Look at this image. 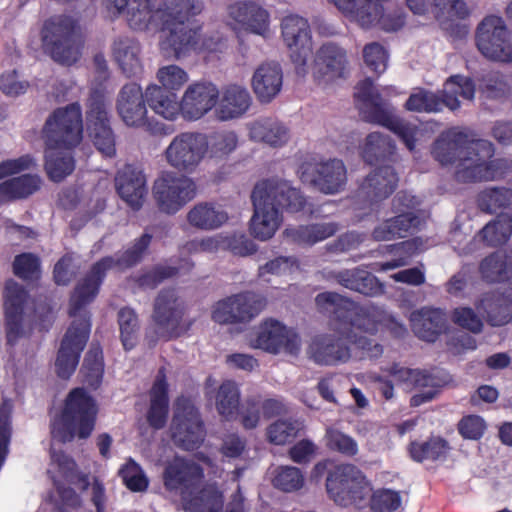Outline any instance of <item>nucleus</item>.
<instances>
[{
    "label": "nucleus",
    "mask_w": 512,
    "mask_h": 512,
    "mask_svg": "<svg viewBox=\"0 0 512 512\" xmlns=\"http://www.w3.org/2000/svg\"><path fill=\"white\" fill-rule=\"evenodd\" d=\"M150 241V235H142L122 257L116 261L110 257L99 261L78 282L70 299L69 313L73 320L62 340L55 362L56 372L59 377L63 379L69 378L78 365L80 353L87 342L90 332L89 317L82 309L92 302L98 294L105 270L113 265L119 269H125L137 263L150 244Z\"/></svg>",
    "instance_id": "f257e3e1"
},
{
    "label": "nucleus",
    "mask_w": 512,
    "mask_h": 512,
    "mask_svg": "<svg viewBox=\"0 0 512 512\" xmlns=\"http://www.w3.org/2000/svg\"><path fill=\"white\" fill-rule=\"evenodd\" d=\"M493 154V146L488 140H469L456 130L441 134L433 148L438 162L455 165V176L461 182L489 181L502 176L505 163L492 159Z\"/></svg>",
    "instance_id": "f03ea898"
},
{
    "label": "nucleus",
    "mask_w": 512,
    "mask_h": 512,
    "mask_svg": "<svg viewBox=\"0 0 512 512\" xmlns=\"http://www.w3.org/2000/svg\"><path fill=\"white\" fill-rule=\"evenodd\" d=\"M108 9L122 14L136 31H158L161 25L185 24L202 13V0H105Z\"/></svg>",
    "instance_id": "7ed1b4c3"
},
{
    "label": "nucleus",
    "mask_w": 512,
    "mask_h": 512,
    "mask_svg": "<svg viewBox=\"0 0 512 512\" xmlns=\"http://www.w3.org/2000/svg\"><path fill=\"white\" fill-rule=\"evenodd\" d=\"M252 200L254 214L251 219V233L262 241L270 239L278 230L282 221L280 207L297 212L305 206V199L300 191L280 179L259 182L253 190Z\"/></svg>",
    "instance_id": "20e7f679"
},
{
    "label": "nucleus",
    "mask_w": 512,
    "mask_h": 512,
    "mask_svg": "<svg viewBox=\"0 0 512 512\" xmlns=\"http://www.w3.org/2000/svg\"><path fill=\"white\" fill-rule=\"evenodd\" d=\"M355 99L365 121L383 126L413 151L417 142L424 137V129L395 114L394 108L384 102L381 93L369 78L361 81L355 88Z\"/></svg>",
    "instance_id": "39448f33"
},
{
    "label": "nucleus",
    "mask_w": 512,
    "mask_h": 512,
    "mask_svg": "<svg viewBox=\"0 0 512 512\" xmlns=\"http://www.w3.org/2000/svg\"><path fill=\"white\" fill-rule=\"evenodd\" d=\"M317 307L329 314H333L341 321V332L346 330L352 335L361 337L358 332L375 334L380 328L395 329L398 324L392 316L376 306H357L345 297L334 293L324 292L317 295Z\"/></svg>",
    "instance_id": "423d86ee"
},
{
    "label": "nucleus",
    "mask_w": 512,
    "mask_h": 512,
    "mask_svg": "<svg viewBox=\"0 0 512 512\" xmlns=\"http://www.w3.org/2000/svg\"><path fill=\"white\" fill-rule=\"evenodd\" d=\"M341 321L334 315L333 333L315 336L308 348V354L318 364L336 365L347 362L351 357L348 343L361 350V358H378L383 353L380 344L367 337H357L346 330L341 331Z\"/></svg>",
    "instance_id": "0eeeda50"
},
{
    "label": "nucleus",
    "mask_w": 512,
    "mask_h": 512,
    "mask_svg": "<svg viewBox=\"0 0 512 512\" xmlns=\"http://www.w3.org/2000/svg\"><path fill=\"white\" fill-rule=\"evenodd\" d=\"M96 414L94 400L81 388L72 390L61 416L52 423V437L60 442L87 438L94 429Z\"/></svg>",
    "instance_id": "6e6552de"
},
{
    "label": "nucleus",
    "mask_w": 512,
    "mask_h": 512,
    "mask_svg": "<svg viewBox=\"0 0 512 512\" xmlns=\"http://www.w3.org/2000/svg\"><path fill=\"white\" fill-rule=\"evenodd\" d=\"M42 43L54 61L64 65L76 63L83 47L78 21L69 15L51 17L43 26Z\"/></svg>",
    "instance_id": "1a4fd4ad"
},
{
    "label": "nucleus",
    "mask_w": 512,
    "mask_h": 512,
    "mask_svg": "<svg viewBox=\"0 0 512 512\" xmlns=\"http://www.w3.org/2000/svg\"><path fill=\"white\" fill-rule=\"evenodd\" d=\"M35 321L34 307L27 293L10 280L5 287V333L7 345L28 338Z\"/></svg>",
    "instance_id": "9d476101"
},
{
    "label": "nucleus",
    "mask_w": 512,
    "mask_h": 512,
    "mask_svg": "<svg viewBox=\"0 0 512 512\" xmlns=\"http://www.w3.org/2000/svg\"><path fill=\"white\" fill-rule=\"evenodd\" d=\"M82 111L78 103L56 109L46 120L44 137L46 145L71 150L82 140Z\"/></svg>",
    "instance_id": "9b49d317"
},
{
    "label": "nucleus",
    "mask_w": 512,
    "mask_h": 512,
    "mask_svg": "<svg viewBox=\"0 0 512 512\" xmlns=\"http://www.w3.org/2000/svg\"><path fill=\"white\" fill-rule=\"evenodd\" d=\"M206 134L182 132L173 137L163 157L178 172L194 173L206 158Z\"/></svg>",
    "instance_id": "f8f14e48"
},
{
    "label": "nucleus",
    "mask_w": 512,
    "mask_h": 512,
    "mask_svg": "<svg viewBox=\"0 0 512 512\" xmlns=\"http://www.w3.org/2000/svg\"><path fill=\"white\" fill-rule=\"evenodd\" d=\"M248 345L271 354L285 352L297 355L300 351L301 340L291 328L278 320L266 319L255 327L247 336Z\"/></svg>",
    "instance_id": "ddd939ff"
},
{
    "label": "nucleus",
    "mask_w": 512,
    "mask_h": 512,
    "mask_svg": "<svg viewBox=\"0 0 512 512\" xmlns=\"http://www.w3.org/2000/svg\"><path fill=\"white\" fill-rule=\"evenodd\" d=\"M476 45L488 60L512 62V34L501 17L488 16L482 20L476 32Z\"/></svg>",
    "instance_id": "4468645a"
},
{
    "label": "nucleus",
    "mask_w": 512,
    "mask_h": 512,
    "mask_svg": "<svg viewBox=\"0 0 512 512\" xmlns=\"http://www.w3.org/2000/svg\"><path fill=\"white\" fill-rule=\"evenodd\" d=\"M419 204L417 197L406 192L399 193L394 199V205L401 213L379 224L373 231V238L377 241H390L414 231L425 219L424 212L413 211Z\"/></svg>",
    "instance_id": "2eb2a0df"
},
{
    "label": "nucleus",
    "mask_w": 512,
    "mask_h": 512,
    "mask_svg": "<svg viewBox=\"0 0 512 512\" xmlns=\"http://www.w3.org/2000/svg\"><path fill=\"white\" fill-rule=\"evenodd\" d=\"M351 21L363 28L379 24L386 31H396L405 23L403 13L382 14L381 0H330Z\"/></svg>",
    "instance_id": "dca6fc26"
},
{
    "label": "nucleus",
    "mask_w": 512,
    "mask_h": 512,
    "mask_svg": "<svg viewBox=\"0 0 512 512\" xmlns=\"http://www.w3.org/2000/svg\"><path fill=\"white\" fill-rule=\"evenodd\" d=\"M108 106L102 92L95 91L90 96L86 110V129L98 151L106 157H112L116 148Z\"/></svg>",
    "instance_id": "f3484780"
},
{
    "label": "nucleus",
    "mask_w": 512,
    "mask_h": 512,
    "mask_svg": "<svg viewBox=\"0 0 512 512\" xmlns=\"http://www.w3.org/2000/svg\"><path fill=\"white\" fill-rule=\"evenodd\" d=\"M167 490L179 491L187 512H221L224 505L222 491L216 482H164Z\"/></svg>",
    "instance_id": "a211bd4d"
},
{
    "label": "nucleus",
    "mask_w": 512,
    "mask_h": 512,
    "mask_svg": "<svg viewBox=\"0 0 512 512\" xmlns=\"http://www.w3.org/2000/svg\"><path fill=\"white\" fill-rule=\"evenodd\" d=\"M153 194L160 210L173 214L195 197L196 185L191 178L167 172L154 182Z\"/></svg>",
    "instance_id": "6ab92c4d"
},
{
    "label": "nucleus",
    "mask_w": 512,
    "mask_h": 512,
    "mask_svg": "<svg viewBox=\"0 0 512 512\" xmlns=\"http://www.w3.org/2000/svg\"><path fill=\"white\" fill-rule=\"evenodd\" d=\"M171 431L174 443L185 450L197 449L204 441L202 420L190 400H177Z\"/></svg>",
    "instance_id": "aec40b11"
},
{
    "label": "nucleus",
    "mask_w": 512,
    "mask_h": 512,
    "mask_svg": "<svg viewBox=\"0 0 512 512\" xmlns=\"http://www.w3.org/2000/svg\"><path fill=\"white\" fill-rule=\"evenodd\" d=\"M298 174L300 179L313 184L319 191L325 194L341 192L347 182V171L344 163L338 159L325 162H304Z\"/></svg>",
    "instance_id": "412c9836"
},
{
    "label": "nucleus",
    "mask_w": 512,
    "mask_h": 512,
    "mask_svg": "<svg viewBox=\"0 0 512 512\" xmlns=\"http://www.w3.org/2000/svg\"><path fill=\"white\" fill-rule=\"evenodd\" d=\"M265 306V300L254 293L232 295L216 302L211 317L218 324H233L250 321Z\"/></svg>",
    "instance_id": "4be33fe9"
},
{
    "label": "nucleus",
    "mask_w": 512,
    "mask_h": 512,
    "mask_svg": "<svg viewBox=\"0 0 512 512\" xmlns=\"http://www.w3.org/2000/svg\"><path fill=\"white\" fill-rule=\"evenodd\" d=\"M227 23L234 31L266 36L270 13L257 1L238 0L227 6Z\"/></svg>",
    "instance_id": "5701e85b"
},
{
    "label": "nucleus",
    "mask_w": 512,
    "mask_h": 512,
    "mask_svg": "<svg viewBox=\"0 0 512 512\" xmlns=\"http://www.w3.org/2000/svg\"><path fill=\"white\" fill-rule=\"evenodd\" d=\"M219 98L218 87L209 81H194L190 83L181 96L182 117L185 120L196 121L214 112Z\"/></svg>",
    "instance_id": "b1692460"
},
{
    "label": "nucleus",
    "mask_w": 512,
    "mask_h": 512,
    "mask_svg": "<svg viewBox=\"0 0 512 512\" xmlns=\"http://www.w3.org/2000/svg\"><path fill=\"white\" fill-rule=\"evenodd\" d=\"M182 316L183 307L175 292L162 291L155 301L153 314L158 336L169 339L182 334L186 329Z\"/></svg>",
    "instance_id": "393cba45"
},
{
    "label": "nucleus",
    "mask_w": 512,
    "mask_h": 512,
    "mask_svg": "<svg viewBox=\"0 0 512 512\" xmlns=\"http://www.w3.org/2000/svg\"><path fill=\"white\" fill-rule=\"evenodd\" d=\"M282 37L290 51V57L299 69H302L312 50V37L308 21L298 15L283 18Z\"/></svg>",
    "instance_id": "a878e982"
},
{
    "label": "nucleus",
    "mask_w": 512,
    "mask_h": 512,
    "mask_svg": "<svg viewBox=\"0 0 512 512\" xmlns=\"http://www.w3.org/2000/svg\"><path fill=\"white\" fill-rule=\"evenodd\" d=\"M347 65L344 49L334 43L323 44L315 56L313 77L320 85H327L345 77Z\"/></svg>",
    "instance_id": "bb28decb"
},
{
    "label": "nucleus",
    "mask_w": 512,
    "mask_h": 512,
    "mask_svg": "<svg viewBox=\"0 0 512 512\" xmlns=\"http://www.w3.org/2000/svg\"><path fill=\"white\" fill-rule=\"evenodd\" d=\"M160 49L177 60L185 59L194 54L198 28H190L188 25L172 24L161 25Z\"/></svg>",
    "instance_id": "cd10ccee"
},
{
    "label": "nucleus",
    "mask_w": 512,
    "mask_h": 512,
    "mask_svg": "<svg viewBox=\"0 0 512 512\" xmlns=\"http://www.w3.org/2000/svg\"><path fill=\"white\" fill-rule=\"evenodd\" d=\"M145 92L136 83L124 85L116 99V111L125 125L142 127L147 122Z\"/></svg>",
    "instance_id": "c85d7f7f"
},
{
    "label": "nucleus",
    "mask_w": 512,
    "mask_h": 512,
    "mask_svg": "<svg viewBox=\"0 0 512 512\" xmlns=\"http://www.w3.org/2000/svg\"><path fill=\"white\" fill-rule=\"evenodd\" d=\"M397 182V175L390 166L375 169L361 183L357 192V201L364 206L382 201L392 194Z\"/></svg>",
    "instance_id": "c756f323"
},
{
    "label": "nucleus",
    "mask_w": 512,
    "mask_h": 512,
    "mask_svg": "<svg viewBox=\"0 0 512 512\" xmlns=\"http://www.w3.org/2000/svg\"><path fill=\"white\" fill-rule=\"evenodd\" d=\"M391 375L396 382L403 384L407 389L420 390L411 398V405L413 406L431 401L436 396L437 388L440 386L439 380L434 376L417 369L395 365L391 370Z\"/></svg>",
    "instance_id": "7c9ffc66"
},
{
    "label": "nucleus",
    "mask_w": 512,
    "mask_h": 512,
    "mask_svg": "<svg viewBox=\"0 0 512 512\" xmlns=\"http://www.w3.org/2000/svg\"><path fill=\"white\" fill-rule=\"evenodd\" d=\"M252 97L242 85L230 84L219 90L214 116L219 121H231L242 118L250 109Z\"/></svg>",
    "instance_id": "2f4dec72"
},
{
    "label": "nucleus",
    "mask_w": 512,
    "mask_h": 512,
    "mask_svg": "<svg viewBox=\"0 0 512 512\" xmlns=\"http://www.w3.org/2000/svg\"><path fill=\"white\" fill-rule=\"evenodd\" d=\"M116 190L120 198L132 209L142 207L147 195L146 178L143 172L132 165L120 169L115 178Z\"/></svg>",
    "instance_id": "473e14b6"
},
{
    "label": "nucleus",
    "mask_w": 512,
    "mask_h": 512,
    "mask_svg": "<svg viewBox=\"0 0 512 512\" xmlns=\"http://www.w3.org/2000/svg\"><path fill=\"white\" fill-rule=\"evenodd\" d=\"M283 72L276 61H264L256 66L251 77V87L260 102H270L281 91Z\"/></svg>",
    "instance_id": "72a5a7b5"
},
{
    "label": "nucleus",
    "mask_w": 512,
    "mask_h": 512,
    "mask_svg": "<svg viewBox=\"0 0 512 512\" xmlns=\"http://www.w3.org/2000/svg\"><path fill=\"white\" fill-rule=\"evenodd\" d=\"M477 309L485 315L486 321L494 327L504 326L512 321V285L502 291L483 295Z\"/></svg>",
    "instance_id": "f704fd0d"
},
{
    "label": "nucleus",
    "mask_w": 512,
    "mask_h": 512,
    "mask_svg": "<svg viewBox=\"0 0 512 512\" xmlns=\"http://www.w3.org/2000/svg\"><path fill=\"white\" fill-rule=\"evenodd\" d=\"M411 327L422 340L433 342L447 327V317L441 309L422 308L410 315Z\"/></svg>",
    "instance_id": "c9c22d12"
},
{
    "label": "nucleus",
    "mask_w": 512,
    "mask_h": 512,
    "mask_svg": "<svg viewBox=\"0 0 512 512\" xmlns=\"http://www.w3.org/2000/svg\"><path fill=\"white\" fill-rule=\"evenodd\" d=\"M329 498L337 505L363 508L372 490L370 482H325Z\"/></svg>",
    "instance_id": "e433bc0d"
},
{
    "label": "nucleus",
    "mask_w": 512,
    "mask_h": 512,
    "mask_svg": "<svg viewBox=\"0 0 512 512\" xmlns=\"http://www.w3.org/2000/svg\"><path fill=\"white\" fill-rule=\"evenodd\" d=\"M145 98L150 109L165 120L173 121L182 116L181 100L176 93L163 90L157 84H150L145 90Z\"/></svg>",
    "instance_id": "4c0bfd02"
},
{
    "label": "nucleus",
    "mask_w": 512,
    "mask_h": 512,
    "mask_svg": "<svg viewBox=\"0 0 512 512\" xmlns=\"http://www.w3.org/2000/svg\"><path fill=\"white\" fill-rule=\"evenodd\" d=\"M168 385L162 370L150 391V407L147 412V421L154 429H161L167 422L168 415Z\"/></svg>",
    "instance_id": "58836bf2"
},
{
    "label": "nucleus",
    "mask_w": 512,
    "mask_h": 512,
    "mask_svg": "<svg viewBox=\"0 0 512 512\" xmlns=\"http://www.w3.org/2000/svg\"><path fill=\"white\" fill-rule=\"evenodd\" d=\"M249 136L255 141L271 146H282L289 139L288 129L279 121L269 118L257 119L249 124Z\"/></svg>",
    "instance_id": "ea45409f"
},
{
    "label": "nucleus",
    "mask_w": 512,
    "mask_h": 512,
    "mask_svg": "<svg viewBox=\"0 0 512 512\" xmlns=\"http://www.w3.org/2000/svg\"><path fill=\"white\" fill-rule=\"evenodd\" d=\"M337 280L342 286L367 296H376L383 293V286L378 279L360 268L340 272Z\"/></svg>",
    "instance_id": "a19ab883"
},
{
    "label": "nucleus",
    "mask_w": 512,
    "mask_h": 512,
    "mask_svg": "<svg viewBox=\"0 0 512 512\" xmlns=\"http://www.w3.org/2000/svg\"><path fill=\"white\" fill-rule=\"evenodd\" d=\"M337 229L338 227L334 223H319L307 226L287 227L283 235L287 241L301 245H313L334 235Z\"/></svg>",
    "instance_id": "79ce46f5"
},
{
    "label": "nucleus",
    "mask_w": 512,
    "mask_h": 512,
    "mask_svg": "<svg viewBox=\"0 0 512 512\" xmlns=\"http://www.w3.org/2000/svg\"><path fill=\"white\" fill-rule=\"evenodd\" d=\"M228 220L227 213L210 203H199L187 214L188 223L199 230H214Z\"/></svg>",
    "instance_id": "37998d69"
},
{
    "label": "nucleus",
    "mask_w": 512,
    "mask_h": 512,
    "mask_svg": "<svg viewBox=\"0 0 512 512\" xmlns=\"http://www.w3.org/2000/svg\"><path fill=\"white\" fill-rule=\"evenodd\" d=\"M74 168L75 163L71 150L46 145L45 170L52 181H62L73 172Z\"/></svg>",
    "instance_id": "c03bdc74"
},
{
    "label": "nucleus",
    "mask_w": 512,
    "mask_h": 512,
    "mask_svg": "<svg viewBox=\"0 0 512 512\" xmlns=\"http://www.w3.org/2000/svg\"><path fill=\"white\" fill-rule=\"evenodd\" d=\"M42 180L36 174H25L14 177L0 183V204L9 201L26 198L41 187Z\"/></svg>",
    "instance_id": "a18cd8bd"
},
{
    "label": "nucleus",
    "mask_w": 512,
    "mask_h": 512,
    "mask_svg": "<svg viewBox=\"0 0 512 512\" xmlns=\"http://www.w3.org/2000/svg\"><path fill=\"white\" fill-rule=\"evenodd\" d=\"M475 94V85L468 77L454 75L444 84L442 91V104L450 110L460 107V98L463 100H472Z\"/></svg>",
    "instance_id": "49530a36"
},
{
    "label": "nucleus",
    "mask_w": 512,
    "mask_h": 512,
    "mask_svg": "<svg viewBox=\"0 0 512 512\" xmlns=\"http://www.w3.org/2000/svg\"><path fill=\"white\" fill-rule=\"evenodd\" d=\"M113 57L122 71L127 75H135L141 70L139 43L130 38L117 39L112 48Z\"/></svg>",
    "instance_id": "de8ad7c7"
},
{
    "label": "nucleus",
    "mask_w": 512,
    "mask_h": 512,
    "mask_svg": "<svg viewBox=\"0 0 512 512\" xmlns=\"http://www.w3.org/2000/svg\"><path fill=\"white\" fill-rule=\"evenodd\" d=\"M432 15L442 29L452 31L457 20L469 15V9L462 0H434Z\"/></svg>",
    "instance_id": "09e8293b"
},
{
    "label": "nucleus",
    "mask_w": 512,
    "mask_h": 512,
    "mask_svg": "<svg viewBox=\"0 0 512 512\" xmlns=\"http://www.w3.org/2000/svg\"><path fill=\"white\" fill-rule=\"evenodd\" d=\"M210 466L208 459L203 461V466H199L192 460L174 457L165 465L164 480H195L201 478L204 469Z\"/></svg>",
    "instance_id": "8fccbe9b"
},
{
    "label": "nucleus",
    "mask_w": 512,
    "mask_h": 512,
    "mask_svg": "<svg viewBox=\"0 0 512 512\" xmlns=\"http://www.w3.org/2000/svg\"><path fill=\"white\" fill-rule=\"evenodd\" d=\"M314 477L324 480H362L364 475L352 464L324 460L314 467Z\"/></svg>",
    "instance_id": "3c124183"
},
{
    "label": "nucleus",
    "mask_w": 512,
    "mask_h": 512,
    "mask_svg": "<svg viewBox=\"0 0 512 512\" xmlns=\"http://www.w3.org/2000/svg\"><path fill=\"white\" fill-rule=\"evenodd\" d=\"M480 273L484 280L497 282L512 276V257L496 252L486 257L480 264Z\"/></svg>",
    "instance_id": "603ef678"
},
{
    "label": "nucleus",
    "mask_w": 512,
    "mask_h": 512,
    "mask_svg": "<svg viewBox=\"0 0 512 512\" xmlns=\"http://www.w3.org/2000/svg\"><path fill=\"white\" fill-rule=\"evenodd\" d=\"M511 234L512 217L508 213H500L481 230L479 237L488 245L496 246L505 243Z\"/></svg>",
    "instance_id": "864d4df0"
},
{
    "label": "nucleus",
    "mask_w": 512,
    "mask_h": 512,
    "mask_svg": "<svg viewBox=\"0 0 512 512\" xmlns=\"http://www.w3.org/2000/svg\"><path fill=\"white\" fill-rule=\"evenodd\" d=\"M449 447L441 438H431L427 441H415L410 444L409 453L413 460L423 462L426 460H440L446 457Z\"/></svg>",
    "instance_id": "5fc2aeb1"
},
{
    "label": "nucleus",
    "mask_w": 512,
    "mask_h": 512,
    "mask_svg": "<svg viewBox=\"0 0 512 512\" xmlns=\"http://www.w3.org/2000/svg\"><path fill=\"white\" fill-rule=\"evenodd\" d=\"M479 206L482 210L496 213L503 209L502 213H508L512 217V190L508 188H490L479 196Z\"/></svg>",
    "instance_id": "6e6d98bb"
},
{
    "label": "nucleus",
    "mask_w": 512,
    "mask_h": 512,
    "mask_svg": "<svg viewBox=\"0 0 512 512\" xmlns=\"http://www.w3.org/2000/svg\"><path fill=\"white\" fill-rule=\"evenodd\" d=\"M395 150V145L388 136L379 132L370 133L362 147V157L368 163H374L380 159L391 155Z\"/></svg>",
    "instance_id": "4d7b16f0"
},
{
    "label": "nucleus",
    "mask_w": 512,
    "mask_h": 512,
    "mask_svg": "<svg viewBox=\"0 0 512 512\" xmlns=\"http://www.w3.org/2000/svg\"><path fill=\"white\" fill-rule=\"evenodd\" d=\"M206 143V157L224 159L237 148L238 136L234 131H220L206 135Z\"/></svg>",
    "instance_id": "13d9d810"
},
{
    "label": "nucleus",
    "mask_w": 512,
    "mask_h": 512,
    "mask_svg": "<svg viewBox=\"0 0 512 512\" xmlns=\"http://www.w3.org/2000/svg\"><path fill=\"white\" fill-rule=\"evenodd\" d=\"M303 428L304 424L299 419H279L268 426L267 438L272 444L285 445L291 442Z\"/></svg>",
    "instance_id": "bf43d9fd"
},
{
    "label": "nucleus",
    "mask_w": 512,
    "mask_h": 512,
    "mask_svg": "<svg viewBox=\"0 0 512 512\" xmlns=\"http://www.w3.org/2000/svg\"><path fill=\"white\" fill-rule=\"evenodd\" d=\"M156 79L158 81L157 85L163 90L176 93L188 83L189 74L184 68L176 64H168L157 70Z\"/></svg>",
    "instance_id": "052dcab7"
},
{
    "label": "nucleus",
    "mask_w": 512,
    "mask_h": 512,
    "mask_svg": "<svg viewBox=\"0 0 512 512\" xmlns=\"http://www.w3.org/2000/svg\"><path fill=\"white\" fill-rule=\"evenodd\" d=\"M405 108L412 112H439L443 108L441 98L432 91L415 88L405 103Z\"/></svg>",
    "instance_id": "680f3d73"
},
{
    "label": "nucleus",
    "mask_w": 512,
    "mask_h": 512,
    "mask_svg": "<svg viewBox=\"0 0 512 512\" xmlns=\"http://www.w3.org/2000/svg\"><path fill=\"white\" fill-rule=\"evenodd\" d=\"M240 392L235 382L227 380L219 387L216 408L223 417H233L238 409Z\"/></svg>",
    "instance_id": "e2e57ef3"
},
{
    "label": "nucleus",
    "mask_w": 512,
    "mask_h": 512,
    "mask_svg": "<svg viewBox=\"0 0 512 512\" xmlns=\"http://www.w3.org/2000/svg\"><path fill=\"white\" fill-rule=\"evenodd\" d=\"M368 497L372 512H396L402 506L401 493L392 489L371 490Z\"/></svg>",
    "instance_id": "0e129e2a"
},
{
    "label": "nucleus",
    "mask_w": 512,
    "mask_h": 512,
    "mask_svg": "<svg viewBox=\"0 0 512 512\" xmlns=\"http://www.w3.org/2000/svg\"><path fill=\"white\" fill-rule=\"evenodd\" d=\"M47 473L51 480L73 479L85 480L80 477L75 461L64 453L53 452Z\"/></svg>",
    "instance_id": "69168bd1"
},
{
    "label": "nucleus",
    "mask_w": 512,
    "mask_h": 512,
    "mask_svg": "<svg viewBox=\"0 0 512 512\" xmlns=\"http://www.w3.org/2000/svg\"><path fill=\"white\" fill-rule=\"evenodd\" d=\"M120 337L126 350L132 349L138 338L139 321L133 309L125 307L118 313Z\"/></svg>",
    "instance_id": "338daca9"
},
{
    "label": "nucleus",
    "mask_w": 512,
    "mask_h": 512,
    "mask_svg": "<svg viewBox=\"0 0 512 512\" xmlns=\"http://www.w3.org/2000/svg\"><path fill=\"white\" fill-rule=\"evenodd\" d=\"M102 350L97 345H92L83 363L82 370L85 373L86 382L91 387H97L103 375Z\"/></svg>",
    "instance_id": "774afa93"
}]
</instances>
